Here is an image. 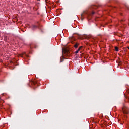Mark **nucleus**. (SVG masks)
<instances>
[{
  "label": "nucleus",
  "instance_id": "f257e3e1",
  "mask_svg": "<svg viewBox=\"0 0 129 129\" xmlns=\"http://www.w3.org/2000/svg\"><path fill=\"white\" fill-rule=\"evenodd\" d=\"M123 112L124 114H128L129 112V108L128 107L124 106L122 108Z\"/></svg>",
  "mask_w": 129,
  "mask_h": 129
},
{
  "label": "nucleus",
  "instance_id": "f03ea898",
  "mask_svg": "<svg viewBox=\"0 0 129 129\" xmlns=\"http://www.w3.org/2000/svg\"><path fill=\"white\" fill-rule=\"evenodd\" d=\"M94 12H90L88 13L87 11H84V12L81 14V17H83L84 15V14H86V15H88V16H92V15H94Z\"/></svg>",
  "mask_w": 129,
  "mask_h": 129
},
{
  "label": "nucleus",
  "instance_id": "7ed1b4c3",
  "mask_svg": "<svg viewBox=\"0 0 129 129\" xmlns=\"http://www.w3.org/2000/svg\"><path fill=\"white\" fill-rule=\"evenodd\" d=\"M37 28H38V26L35 25H32V30H35V29H37Z\"/></svg>",
  "mask_w": 129,
  "mask_h": 129
},
{
  "label": "nucleus",
  "instance_id": "20e7f679",
  "mask_svg": "<svg viewBox=\"0 0 129 129\" xmlns=\"http://www.w3.org/2000/svg\"><path fill=\"white\" fill-rule=\"evenodd\" d=\"M23 55H25V56H26V57H27V58H28V57H29V55H27L26 54V52H23V53H22V54H21V57H22V58H23Z\"/></svg>",
  "mask_w": 129,
  "mask_h": 129
},
{
  "label": "nucleus",
  "instance_id": "39448f33",
  "mask_svg": "<svg viewBox=\"0 0 129 129\" xmlns=\"http://www.w3.org/2000/svg\"><path fill=\"white\" fill-rule=\"evenodd\" d=\"M97 8V6L95 5H93L91 7V9H94V10H96Z\"/></svg>",
  "mask_w": 129,
  "mask_h": 129
},
{
  "label": "nucleus",
  "instance_id": "423d86ee",
  "mask_svg": "<svg viewBox=\"0 0 129 129\" xmlns=\"http://www.w3.org/2000/svg\"><path fill=\"white\" fill-rule=\"evenodd\" d=\"M82 48V46H81L79 49L78 50H77V51H76L75 53L76 54H78V52H79V50H80V49Z\"/></svg>",
  "mask_w": 129,
  "mask_h": 129
},
{
  "label": "nucleus",
  "instance_id": "0eeeda50",
  "mask_svg": "<svg viewBox=\"0 0 129 129\" xmlns=\"http://www.w3.org/2000/svg\"><path fill=\"white\" fill-rule=\"evenodd\" d=\"M31 84H32V85H36V84H37V82H36L32 81L31 82Z\"/></svg>",
  "mask_w": 129,
  "mask_h": 129
},
{
  "label": "nucleus",
  "instance_id": "6e6552de",
  "mask_svg": "<svg viewBox=\"0 0 129 129\" xmlns=\"http://www.w3.org/2000/svg\"><path fill=\"white\" fill-rule=\"evenodd\" d=\"M78 45H79V44L77 43H76L74 45V47H75V48H77V47H78Z\"/></svg>",
  "mask_w": 129,
  "mask_h": 129
},
{
  "label": "nucleus",
  "instance_id": "1a4fd4ad",
  "mask_svg": "<svg viewBox=\"0 0 129 129\" xmlns=\"http://www.w3.org/2000/svg\"><path fill=\"white\" fill-rule=\"evenodd\" d=\"M115 50L116 52H118V47H115Z\"/></svg>",
  "mask_w": 129,
  "mask_h": 129
},
{
  "label": "nucleus",
  "instance_id": "9d476101",
  "mask_svg": "<svg viewBox=\"0 0 129 129\" xmlns=\"http://www.w3.org/2000/svg\"><path fill=\"white\" fill-rule=\"evenodd\" d=\"M7 39H8V37L6 36L4 37V40L5 41V42H7Z\"/></svg>",
  "mask_w": 129,
  "mask_h": 129
},
{
  "label": "nucleus",
  "instance_id": "9b49d317",
  "mask_svg": "<svg viewBox=\"0 0 129 129\" xmlns=\"http://www.w3.org/2000/svg\"><path fill=\"white\" fill-rule=\"evenodd\" d=\"M34 48H35V49H37V48H38V46L35 45Z\"/></svg>",
  "mask_w": 129,
  "mask_h": 129
},
{
  "label": "nucleus",
  "instance_id": "f8f14e48",
  "mask_svg": "<svg viewBox=\"0 0 129 129\" xmlns=\"http://www.w3.org/2000/svg\"><path fill=\"white\" fill-rule=\"evenodd\" d=\"M84 18L82 17L81 20L82 21H83Z\"/></svg>",
  "mask_w": 129,
  "mask_h": 129
},
{
  "label": "nucleus",
  "instance_id": "ddd939ff",
  "mask_svg": "<svg viewBox=\"0 0 129 129\" xmlns=\"http://www.w3.org/2000/svg\"><path fill=\"white\" fill-rule=\"evenodd\" d=\"M126 7L127 8L128 10H129V7L126 6Z\"/></svg>",
  "mask_w": 129,
  "mask_h": 129
},
{
  "label": "nucleus",
  "instance_id": "4468645a",
  "mask_svg": "<svg viewBox=\"0 0 129 129\" xmlns=\"http://www.w3.org/2000/svg\"><path fill=\"white\" fill-rule=\"evenodd\" d=\"M79 39H81V37H79Z\"/></svg>",
  "mask_w": 129,
  "mask_h": 129
},
{
  "label": "nucleus",
  "instance_id": "2eb2a0df",
  "mask_svg": "<svg viewBox=\"0 0 129 129\" xmlns=\"http://www.w3.org/2000/svg\"><path fill=\"white\" fill-rule=\"evenodd\" d=\"M37 24H39V22H37Z\"/></svg>",
  "mask_w": 129,
  "mask_h": 129
},
{
  "label": "nucleus",
  "instance_id": "dca6fc26",
  "mask_svg": "<svg viewBox=\"0 0 129 129\" xmlns=\"http://www.w3.org/2000/svg\"><path fill=\"white\" fill-rule=\"evenodd\" d=\"M128 49H129V47H128Z\"/></svg>",
  "mask_w": 129,
  "mask_h": 129
}]
</instances>
